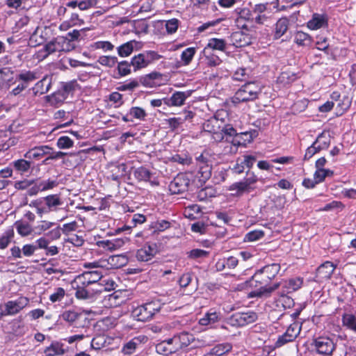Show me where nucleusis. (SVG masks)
Segmentation results:
<instances>
[{
	"instance_id": "nucleus-1",
	"label": "nucleus",
	"mask_w": 356,
	"mask_h": 356,
	"mask_svg": "<svg viewBox=\"0 0 356 356\" xmlns=\"http://www.w3.org/2000/svg\"><path fill=\"white\" fill-rule=\"evenodd\" d=\"M280 270L278 264L266 265L252 275L248 282L250 286L258 287V290L249 293V298L269 296L273 291L279 289L280 284L277 282L269 286L270 281L274 279Z\"/></svg>"
},
{
	"instance_id": "nucleus-2",
	"label": "nucleus",
	"mask_w": 356,
	"mask_h": 356,
	"mask_svg": "<svg viewBox=\"0 0 356 356\" xmlns=\"http://www.w3.org/2000/svg\"><path fill=\"white\" fill-rule=\"evenodd\" d=\"M261 90L260 86L256 82H248L236 92L232 97V102L238 104L253 101L258 98Z\"/></svg>"
},
{
	"instance_id": "nucleus-3",
	"label": "nucleus",
	"mask_w": 356,
	"mask_h": 356,
	"mask_svg": "<svg viewBox=\"0 0 356 356\" xmlns=\"http://www.w3.org/2000/svg\"><path fill=\"white\" fill-rule=\"evenodd\" d=\"M161 306L159 300L151 301L134 309L131 314L138 321H147L160 312Z\"/></svg>"
},
{
	"instance_id": "nucleus-4",
	"label": "nucleus",
	"mask_w": 356,
	"mask_h": 356,
	"mask_svg": "<svg viewBox=\"0 0 356 356\" xmlns=\"http://www.w3.org/2000/svg\"><path fill=\"white\" fill-rule=\"evenodd\" d=\"M257 318V314L254 312H237L228 318L227 323L232 326L243 327L255 322Z\"/></svg>"
},
{
	"instance_id": "nucleus-5",
	"label": "nucleus",
	"mask_w": 356,
	"mask_h": 356,
	"mask_svg": "<svg viewBox=\"0 0 356 356\" xmlns=\"http://www.w3.org/2000/svg\"><path fill=\"white\" fill-rule=\"evenodd\" d=\"M301 331V325L298 322L291 323L285 332L280 335L275 343V348H280L284 345L293 341Z\"/></svg>"
},
{
	"instance_id": "nucleus-6",
	"label": "nucleus",
	"mask_w": 356,
	"mask_h": 356,
	"mask_svg": "<svg viewBox=\"0 0 356 356\" xmlns=\"http://www.w3.org/2000/svg\"><path fill=\"white\" fill-rule=\"evenodd\" d=\"M318 354L331 355L335 349L334 340L328 337H318L312 343Z\"/></svg>"
},
{
	"instance_id": "nucleus-7",
	"label": "nucleus",
	"mask_w": 356,
	"mask_h": 356,
	"mask_svg": "<svg viewBox=\"0 0 356 356\" xmlns=\"http://www.w3.org/2000/svg\"><path fill=\"white\" fill-rule=\"evenodd\" d=\"M190 179L185 174H179L169 184V190L172 194H181L187 191Z\"/></svg>"
},
{
	"instance_id": "nucleus-8",
	"label": "nucleus",
	"mask_w": 356,
	"mask_h": 356,
	"mask_svg": "<svg viewBox=\"0 0 356 356\" xmlns=\"http://www.w3.org/2000/svg\"><path fill=\"white\" fill-rule=\"evenodd\" d=\"M158 252L157 244L149 242L137 250L136 257L140 261H150Z\"/></svg>"
},
{
	"instance_id": "nucleus-9",
	"label": "nucleus",
	"mask_w": 356,
	"mask_h": 356,
	"mask_svg": "<svg viewBox=\"0 0 356 356\" xmlns=\"http://www.w3.org/2000/svg\"><path fill=\"white\" fill-rule=\"evenodd\" d=\"M29 303V299L26 297L21 296L15 300H10L5 303L6 312L8 316H13L18 314L21 310L25 308Z\"/></svg>"
},
{
	"instance_id": "nucleus-10",
	"label": "nucleus",
	"mask_w": 356,
	"mask_h": 356,
	"mask_svg": "<svg viewBox=\"0 0 356 356\" xmlns=\"http://www.w3.org/2000/svg\"><path fill=\"white\" fill-rule=\"evenodd\" d=\"M230 40L236 47H245L252 43V36L243 31L232 33Z\"/></svg>"
},
{
	"instance_id": "nucleus-11",
	"label": "nucleus",
	"mask_w": 356,
	"mask_h": 356,
	"mask_svg": "<svg viewBox=\"0 0 356 356\" xmlns=\"http://www.w3.org/2000/svg\"><path fill=\"white\" fill-rule=\"evenodd\" d=\"M224 121L223 118H219L218 115H214L203 123V129L210 133L221 131Z\"/></svg>"
},
{
	"instance_id": "nucleus-12",
	"label": "nucleus",
	"mask_w": 356,
	"mask_h": 356,
	"mask_svg": "<svg viewBox=\"0 0 356 356\" xmlns=\"http://www.w3.org/2000/svg\"><path fill=\"white\" fill-rule=\"evenodd\" d=\"M146 339L144 336H138L133 338L126 343H124L122 348V353L125 355H130L134 353L136 349L141 346Z\"/></svg>"
},
{
	"instance_id": "nucleus-13",
	"label": "nucleus",
	"mask_w": 356,
	"mask_h": 356,
	"mask_svg": "<svg viewBox=\"0 0 356 356\" xmlns=\"http://www.w3.org/2000/svg\"><path fill=\"white\" fill-rule=\"evenodd\" d=\"M336 266L331 261H325L316 270V277L320 280H328L331 277Z\"/></svg>"
},
{
	"instance_id": "nucleus-14",
	"label": "nucleus",
	"mask_w": 356,
	"mask_h": 356,
	"mask_svg": "<svg viewBox=\"0 0 356 356\" xmlns=\"http://www.w3.org/2000/svg\"><path fill=\"white\" fill-rule=\"evenodd\" d=\"M99 264V261H95L89 263L87 265V266L88 267H92L96 268L95 270H93L85 272L86 274L88 275L87 279H88L89 282L91 284H96L97 282H100L101 279L103 277L102 270L98 268L99 267H102L103 266L100 265Z\"/></svg>"
},
{
	"instance_id": "nucleus-15",
	"label": "nucleus",
	"mask_w": 356,
	"mask_h": 356,
	"mask_svg": "<svg viewBox=\"0 0 356 356\" xmlns=\"http://www.w3.org/2000/svg\"><path fill=\"white\" fill-rule=\"evenodd\" d=\"M238 264V260L235 257H229L228 258H222L218 260L215 264L217 271H222L226 269H234Z\"/></svg>"
},
{
	"instance_id": "nucleus-16",
	"label": "nucleus",
	"mask_w": 356,
	"mask_h": 356,
	"mask_svg": "<svg viewBox=\"0 0 356 356\" xmlns=\"http://www.w3.org/2000/svg\"><path fill=\"white\" fill-rule=\"evenodd\" d=\"M279 283L280 284V286H282V292L290 293L301 287L302 284V280L299 277H296Z\"/></svg>"
},
{
	"instance_id": "nucleus-17",
	"label": "nucleus",
	"mask_w": 356,
	"mask_h": 356,
	"mask_svg": "<svg viewBox=\"0 0 356 356\" xmlns=\"http://www.w3.org/2000/svg\"><path fill=\"white\" fill-rule=\"evenodd\" d=\"M289 20L286 17H282L277 20L275 25V31L273 38L275 40L280 39L287 33L289 29Z\"/></svg>"
},
{
	"instance_id": "nucleus-18",
	"label": "nucleus",
	"mask_w": 356,
	"mask_h": 356,
	"mask_svg": "<svg viewBox=\"0 0 356 356\" xmlns=\"http://www.w3.org/2000/svg\"><path fill=\"white\" fill-rule=\"evenodd\" d=\"M33 162L31 160H26L25 159H19L13 161L11 165L15 170L19 172L21 175L29 173L32 168Z\"/></svg>"
},
{
	"instance_id": "nucleus-19",
	"label": "nucleus",
	"mask_w": 356,
	"mask_h": 356,
	"mask_svg": "<svg viewBox=\"0 0 356 356\" xmlns=\"http://www.w3.org/2000/svg\"><path fill=\"white\" fill-rule=\"evenodd\" d=\"M47 149H49L48 145L35 146L27 151L24 154V157L29 160H39L44 156V151Z\"/></svg>"
},
{
	"instance_id": "nucleus-20",
	"label": "nucleus",
	"mask_w": 356,
	"mask_h": 356,
	"mask_svg": "<svg viewBox=\"0 0 356 356\" xmlns=\"http://www.w3.org/2000/svg\"><path fill=\"white\" fill-rule=\"evenodd\" d=\"M51 84V78L48 76L43 77L33 88L34 95H38L47 93L50 89Z\"/></svg>"
},
{
	"instance_id": "nucleus-21",
	"label": "nucleus",
	"mask_w": 356,
	"mask_h": 356,
	"mask_svg": "<svg viewBox=\"0 0 356 356\" xmlns=\"http://www.w3.org/2000/svg\"><path fill=\"white\" fill-rule=\"evenodd\" d=\"M162 74L158 72H152L148 74L140 77V82L143 86L152 88L157 85L156 81L161 79Z\"/></svg>"
},
{
	"instance_id": "nucleus-22",
	"label": "nucleus",
	"mask_w": 356,
	"mask_h": 356,
	"mask_svg": "<svg viewBox=\"0 0 356 356\" xmlns=\"http://www.w3.org/2000/svg\"><path fill=\"white\" fill-rule=\"evenodd\" d=\"M327 25V18L323 15L315 13L308 22L307 26L312 30H316Z\"/></svg>"
},
{
	"instance_id": "nucleus-23",
	"label": "nucleus",
	"mask_w": 356,
	"mask_h": 356,
	"mask_svg": "<svg viewBox=\"0 0 356 356\" xmlns=\"http://www.w3.org/2000/svg\"><path fill=\"white\" fill-rule=\"evenodd\" d=\"M188 96L189 95L184 92H176L172 94L170 99L165 100V102L168 106H180L184 104Z\"/></svg>"
},
{
	"instance_id": "nucleus-24",
	"label": "nucleus",
	"mask_w": 356,
	"mask_h": 356,
	"mask_svg": "<svg viewBox=\"0 0 356 356\" xmlns=\"http://www.w3.org/2000/svg\"><path fill=\"white\" fill-rule=\"evenodd\" d=\"M313 143L317 147V149L320 150L327 149L330 144V136L329 133L323 131L318 136Z\"/></svg>"
},
{
	"instance_id": "nucleus-25",
	"label": "nucleus",
	"mask_w": 356,
	"mask_h": 356,
	"mask_svg": "<svg viewBox=\"0 0 356 356\" xmlns=\"http://www.w3.org/2000/svg\"><path fill=\"white\" fill-rule=\"evenodd\" d=\"M60 40L61 36H58L44 45V51L47 53L45 56H47L48 55L56 51H61Z\"/></svg>"
},
{
	"instance_id": "nucleus-26",
	"label": "nucleus",
	"mask_w": 356,
	"mask_h": 356,
	"mask_svg": "<svg viewBox=\"0 0 356 356\" xmlns=\"http://www.w3.org/2000/svg\"><path fill=\"white\" fill-rule=\"evenodd\" d=\"M108 263L113 268H120L128 263V258L123 254H117L109 257Z\"/></svg>"
},
{
	"instance_id": "nucleus-27",
	"label": "nucleus",
	"mask_w": 356,
	"mask_h": 356,
	"mask_svg": "<svg viewBox=\"0 0 356 356\" xmlns=\"http://www.w3.org/2000/svg\"><path fill=\"white\" fill-rule=\"evenodd\" d=\"M44 353L46 356L61 355L65 353L63 344L58 342H53L49 346L47 347Z\"/></svg>"
},
{
	"instance_id": "nucleus-28",
	"label": "nucleus",
	"mask_w": 356,
	"mask_h": 356,
	"mask_svg": "<svg viewBox=\"0 0 356 356\" xmlns=\"http://www.w3.org/2000/svg\"><path fill=\"white\" fill-rule=\"evenodd\" d=\"M83 317L84 316L81 313H79L74 310H66L60 315V318L63 321L70 323H76Z\"/></svg>"
},
{
	"instance_id": "nucleus-29",
	"label": "nucleus",
	"mask_w": 356,
	"mask_h": 356,
	"mask_svg": "<svg viewBox=\"0 0 356 356\" xmlns=\"http://www.w3.org/2000/svg\"><path fill=\"white\" fill-rule=\"evenodd\" d=\"M232 346L229 343H219L212 348L209 351V355L215 356H222L229 352Z\"/></svg>"
},
{
	"instance_id": "nucleus-30",
	"label": "nucleus",
	"mask_w": 356,
	"mask_h": 356,
	"mask_svg": "<svg viewBox=\"0 0 356 356\" xmlns=\"http://www.w3.org/2000/svg\"><path fill=\"white\" fill-rule=\"evenodd\" d=\"M136 41L131 40L119 46L117 48L118 55L121 57L130 56L134 51V44H136Z\"/></svg>"
},
{
	"instance_id": "nucleus-31",
	"label": "nucleus",
	"mask_w": 356,
	"mask_h": 356,
	"mask_svg": "<svg viewBox=\"0 0 356 356\" xmlns=\"http://www.w3.org/2000/svg\"><path fill=\"white\" fill-rule=\"evenodd\" d=\"M341 320L343 326L356 333V316L354 314L345 313Z\"/></svg>"
},
{
	"instance_id": "nucleus-32",
	"label": "nucleus",
	"mask_w": 356,
	"mask_h": 356,
	"mask_svg": "<svg viewBox=\"0 0 356 356\" xmlns=\"http://www.w3.org/2000/svg\"><path fill=\"white\" fill-rule=\"evenodd\" d=\"M131 65L133 66L134 71H137L148 66L143 53H140L138 55L134 56L131 58Z\"/></svg>"
},
{
	"instance_id": "nucleus-33",
	"label": "nucleus",
	"mask_w": 356,
	"mask_h": 356,
	"mask_svg": "<svg viewBox=\"0 0 356 356\" xmlns=\"http://www.w3.org/2000/svg\"><path fill=\"white\" fill-rule=\"evenodd\" d=\"M352 104V98L348 95H343L340 100L337 102L336 108L337 112L340 113V115L343 114L346 111H347Z\"/></svg>"
},
{
	"instance_id": "nucleus-34",
	"label": "nucleus",
	"mask_w": 356,
	"mask_h": 356,
	"mask_svg": "<svg viewBox=\"0 0 356 356\" xmlns=\"http://www.w3.org/2000/svg\"><path fill=\"white\" fill-rule=\"evenodd\" d=\"M12 332L16 336H22L26 333V327L22 322V317H19L12 323Z\"/></svg>"
},
{
	"instance_id": "nucleus-35",
	"label": "nucleus",
	"mask_w": 356,
	"mask_h": 356,
	"mask_svg": "<svg viewBox=\"0 0 356 356\" xmlns=\"http://www.w3.org/2000/svg\"><path fill=\"white\" fill-rule=\"evenodd\" d=\"M211 175V167L209 164L200 165L199 170L197 172V177L201 182H205L208 180Z\"/></svg>"
},
{
	"instance_id": "nucleus-36",
	"label": "nucleus",
	"mask_w": 356,
	"mask_h": 356,
	"mask_svg": "<svg viewBox=\"0 0 356 356\" xmlns=\"http://www.w3.org/2000/svg\"><path fill=\"white\" fill-rule=\"evenodd\" d=\"M201 213V208L197 204H192L188 206L184 211V216L191 219L195 220Z\"/></svg>"
},
{
	"instance_id": "nucleus-37",
	"label": "nucleus",
	"mask_w": 356,
	"mask_h": 356,
	"mask_svg": "<svg viewBox=\"0 0 356 356\" xmlns=\"http://www.w3.org/2000/svg\"><path fill=\"white\" fill-rule=\"evenodd\" d=\"M38 79L37 73L32 71L22 72L17 76V79L22 81V83L28 85L29 83L32 82Z\"/></svg>"
},
{
	"instance_id": "nucleus-38",
	"label": "nucleus",
	"mask_w": 356,
	"mask_h": 356,
	"mask_svg": "<svg viewBox=\"0 0 356 356\" xmlns=\"http://www.w3.org/2000/svg\"><path fill=\"white\" fill-rule=\"evenodd\" d=\"M188 258L193 260H200L207 258L209 255V252L202 249H193L187 252Z\"/></svg>"
},
{
	"instance_id": "nucleus-39",
	"label": "nucleus",
	"mask_w": 356,
	"mask_h": 356,
	"mask_svg": "<svg viewBox=\"0 0 356 356\" xmlns=\"http://www.w3.org/2000/svg\"><path fill=\"white\" fill-rule=\"evenodd\" d=\"M235 12L237 13L238 17L245 22H254V15L252 10L248 8H236Z\"/></svg>"
},
{
	"instance_id": "nucleus-40",
	"label": "nucleus",
	"mask_w": 356,
	"mask_h": 356,
	"mask_svg": "<svg viewBox=\"0 0 356 356\" xmlns=\"http://www.w3.org/2000/svg\"><path fill=\"white\" fill-rule=\"evenodd\" d=\"M254 188H250L249 186H248L247 184L244 182L243 180L234 183L230 186V190H236L238 195H241L243 193H249L251 191L254 190Z\"/></svg>"
},
{
	"instance_id": "nucleus-41",
	"label": "nucleus",
	"mask_w": 356,
	"mask_h": 356,
	"mask_svg": "<svg viewBox=\"0 0 356 356\" xmlns=\"http://www.w3.org/2000/svg\"><path fill=\"white\" fill-rule=\"evenodd\" d=\"M134 177L139 181H148L151 177V172L145 167H140L135 170Z\"/></svg>"
},
{
	"instance_id": "nucleus-42",
	"label": "nucleus",
	"mask_w": 356,
	"mask_h": 356,
	"mask_svg": "<svg viewBox=\"0 0 356 356\" xmlns=\"http://www.w3.org/2000/svg\"><path fill=\"white\" fill-rule=\"evenodd\" d=\"M333 171L329 169H316L314 172V177L316 182L318 184L323 181L327 177H332L333 175Z\"/></svg>"
},
{
	"instance_id": "nucleus-43",
	"label": "nucleus",
	"mask_w": 356,
	"mask_h": 356,
	"mask_svg": "<svg viewBox=\"0 0 356 356\" xmlns=\"http://www.w3.org/2000/svg\"><path fill=\"white\" fill-rule=\"evenodd\" d=\"M106 344V337L104 335H97L91 341V348L94 350H100L105 347Z\"/></svg>"
},
{
	"instance_id": "nucleus-44",
	"label": "nucleus",
	"mask_w": 356,
	"mask_h": 356,
	"mask_svg": "<svg viewBox=\"0 0 356 356\" xmlns=\"http://www.w3.org/2000/svg\"><path fill=\"white\" fill-rule=\"evenodd\" d=\"M88 275L86 273H83L81 275H77L74 280L72 284L74 287H87L91 284L89 282L88 279H87Z\"/></svg>"
},
{
	"instance_id": "nucleus-45",
	"label": "nucleus",
	"mask_w": 356,
	"mask_h": 356,
	"mask_svg": "<svg viewBox=\"0 0 356 356\" xmlns=\"http://www.w3.org/2000/svg\"><path fill=\"white\" fill-rule=\"evenodd\" d=\"M76 88H79V86L76 80L62 83L61 90L67 97L70 94L73 93Z\"/></svg>"
},
{
	"instance_id": "nucleus-46",
	"label": "nucleus",
	"mask_w": 356,
	"mask_h": 356,
	"mask_svg": "<svg viewBox=\"0 0 356 356\" xmlns=\"http://www.w3.org/2000/svg\"><path fill=\"white\" fill-rule=\"evenodd\" d=\"M195 52L196 49L195 47H188L181 53V59L184 65H187L191 62Z\"/></svg>"
},
{
	"instance_id": "nucleus-47",
	"label": "nucleus",
	"mask_w": 356,
	"mask_h": 356,
	"mask_svg": "<svg viewBox=\"0 0 356 356\" xmlns=\"http://www.w3.org/2000/svg\"><path fill=\"white\" fill-rule=\"evenodd\" d=\"M97 61L102 65L113 67L118 63V58L115 56H102Z\"/></svg>"
},
{
	"instance_id": "nucleus-48",
	"label": "nucleus",
	"mask_w": 356,
	"mask_h": 356,
	"mask_svg": "<svg viewBox=\"0 0 356 356\" xmlns=\"http://www.w3.org/2000/svg\"><path fill=\"white\" fill-rule=\"evenodd\" d=\"M226 43L223 39L211 38L209 40L207 47L213 49L224 51Z\"/></svg>"
},
{
	"instance_id": "nucleus-49",
	"label": "nucleus",
	"mask_w": 356,
	"mask_h": 356,
	"mask_svg": "<svg viewBox=\"0 0 356 356\" xmlns=\"http://www.w3.org/2000/svg\"><path fill=\"white\" fill-rule=\"evenodd\" d=\"M44 201L49 209L51 210L53 207L59 206L61 204L60 197L57 195H50L44 197Z\"/></svg>"
},
{
	"instance_id": "nucleus-50",
	"label": "nucleus",
	"mask_w": 356,
	"mask_h": 356,
	"mask_svg": "<svg viewBox=\"0 0 356 356\" xmlns=\"http://www.w3.org/2000/svg\"><path fill=\"white\" fill-rule=\"evenodd\" d=\"M177 335L180 339L183 348L188 346L194 341L193 335L187 332H181Z\"/></svg>"
},
{
	"instance_id": "nucleus-51",
	"label": "nucleus",
	"mask_w": 356,
	"mask_h": 356,
	"mask_svg": "<svg viewBox=\"0 0 356 356\" xmlns=\"http://www.w3.org/2000/svg\"><path fill=\"white\" fill-rule=\"evenodd\" d=\"M57 147L59 149H68L73 146L74 142L68 136H60L56 143Z\"/></svg>"
},
{
	"instance_id": "nucleus-52",
	"label": "nucleus",
	"mask_w": 356,
	"mask_h": 356,
	"mask_svg": "<svg viewBox=\"0 0 356 356\" xmlns=\"http://www.w3.org/2000/svg\"><path fill=\"white\" fill-rule=\"evenodd\" d=\"M131 63L127 60L121 61L118 64V71L121 76H124L131 73Z\"/></svg>"
},
{
	"instance_id": "nucleus-53",
	"label": "nucleus",
	"mask_w": 356,
	"mask_h": 356,
	"mask_svg": "<svg viewBox=\"0 0 356 356\" xmlns=\"http://www.w3.org/2000/svg\"><path fill=\"white\" fill-rule=\"evenodd\" d=\"M76 291L75 293V296L78 299H89L92 295L93 292L90 291L89 289H86V287H75Z\"/></svg>"
},
{
	"instance_id": "nucleus-54",
	"label": "nucleus",
	"mask_w": 356,
	"mask_h": 356,
	"mask_svg": "<svg viewBox=\"0 0 356 356\" xmlns=\"http://www.w3.org/2000/svg\"><path fill=\"white\" fill-rule=\"evenodd\" d=\"M218 316L216 312L207 313L203 318H200V323L202 325H207L218 321Z\"/></svg>"
},
{
	"instance_id": "nucleus-55",
	"label": "nucleus",
	"mask_w": 356,
	"mask_h": 356,
	"mask_svg": "<svg viewBox=\"0 0 356 356\" xmlns=\"http://www.w3.org/2000/svg\"><path fill=\"white\" fill-rule=\"evenodd\" d=\"M49 97L51 104H58L63 102L67 98V96L60 89Z\"/></svg>"
},
{
	"instance_id": "nucleus-56",
	"label": "nucleus",
	"mask_w": 356,
	"mask_h": 356,
	"mask_svg": "<svg viewBox=\"0 0 356 356\" xmlns=\"http://www.w3.org/2000/svg\"><path fill=\"white\" fill-rule=\"evenodd\" d=\"M172 161L184 165H189L192 163V159L189 156L184 154H175L172 156Z\"/></svg>"
},
{
	"instance_id": "nucleus-57",
	"label": "nucleus",
	"mask_w": 356,
	"mask_h": 356,
	"mask_svg": "<svg viewBox=\"0 0 356 356\" xmlns=\"http://www.w3.org/2000/svg\"><path fill=\"white\" fill-rule=\"evenodd\" d=\"M60 42L61 51L67 52L73 50L75 48V44L73 42L68 40V37L61 36Z\"/></svg>"
},
{
	"instance_id": "nucleus-58",
	"label": "nucleus",
	"mask_w": 356,
	"mask_h": 356,
	"mask_svg": "<svg viewBox=\"0 0 356 356\" xmlns=\"http://www.w3.org/2000/svg\"><path fill=\"white\" fill-rule=\"evenodd\" d=\"M156 349L157 353L165 355L174 353V350L172 349V347L168 346L167 343L163 341L156 345Z\"/></svg>"
},
{
	"instance_id": "nucleus-59",
	"label": "nucleus",
	"mask_w": 356,
	"mask_h": 356,
	"mask_svg": "<svg viewBox=\"0 0 356 356\" xmlns=\"http://www.w3.org/2000/svg\"><path fill=\"white\" fill-rule=\"evenodd\" d=\"M143 54L145 56V58L147 65L152 63L155 60H159L162 57V56L159 55L157 52L154 51H147L143 52Z\"/></svg>"
},
{
	"instance_id": "nucleus-60",
	"label": "nucleus",
	"mask_w": 356,
	"mask_h": 356,
	"mask_svg": "<svg viewBox=\"0 0 356 356\" xmlns=\"http://www.w3.org/2000/svg\"><path fill=\"white\" fill-rule=\"evenodd\" d=\"M179 20L173 18L165 22V28L168 33L172 34L175 33L179 26Z\"/></svg>"
},
{
	"instance_id": "nucleus-61",
	"label": "nucleus",
	"mask_w": 356,
	"mask_h": 356,
	"mask_svg": "<svg viewBox=\"0 0 356 356\" xmlns=\"http://www.w3.org/2000/svg\"><path fill=\"white\" fill-rule=\"evenodd\" d=\"M129 115L132 118L139 120H143L146 116V113L144 109L140 107H132L129 110Z\"/></svg>"
},
{
	"instance_id": "nucleus-62",
	"label": "nucleus",
	"mask_w": 356,
	"mask_h": 356,
	"mask_svg": "<svg viewBox=\"0 0 356 356\" xmlns=\"http://www.w3.org/2000/svg\"><path fill=\"white\" fill-rule=\"evenodd\" d=\"M65 291L61 288L58 287L56 289L55 292L49 296V300L52 302H60L65 296Z\"/></svg>"
},
{
	"instance_id": "nucleus-63",
	"label": "nucleus",
	"mask_w": 356,
	"mask_h": 356,
	"mask_svg": "<svg viewBox=\"0 0 356 356\" xmlns=\"http://www.w3.org/2000/svg\"><path fill=\"white\" fill-rule=\"evenodd\" d=\"M99 285L104 287L105 291H111L115 289L116 283L111 278H102L99 283Z\"/></svg>"
},
{
	"instance_id": "nucleus-64",
	"label": "nucleus",
	"mask_w": 356,
	"mask_h": 356,
	"mask_svg": "<svg viewBox=\"0 0 356 356\" xmlns=\"http://www.w3.org/2000/svg\"><path fill=\"white\" fill-rule=\"evenodd\" d=\"M13 236V232H7L0 237V248L5 249L7 248Z\"/></svg>"
}]
</instances>
